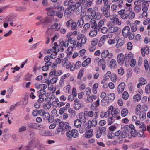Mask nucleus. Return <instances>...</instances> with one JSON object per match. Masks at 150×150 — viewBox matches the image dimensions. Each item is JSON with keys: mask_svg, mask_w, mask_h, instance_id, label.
Instances as JSON below:
<instances>
[{"mask_svg": "<svg viewBox=\"0 0 150 150\" xmlns=\"http://www.w3.org/2000/svg\"><path fill=\"white\" fill-rule=\"evenodd\" d=\"M132 57L133 56L130 54H126L124 55L123 54L121 53L117 55V60L119 64L121 63L122 64H123L127 60L128 62H129L131 60V59Z\"/></svg>", "mask_w": 150, "mask_h": 150, "instance_id": "obj_1", "label": "nucleus"}, {"mask_svg": "<svg viewBox=\"0 0 150 150\" xmlns=\"http://www.w3.org/2000/svg\"><path fill=\"white\" fill-rule=\"evenodd\" d=\"M85 0H79L75 3V10L79 12H81L83 10L86 9L89 6L87 4H84Z\"/></svg>", "mask_w": 150, "mask_h": 150, "instance_id": "obj_2", "label": "nucleus"}, {"mask_svg": "<svg viewBox=\"0 0 150 150\" xmlns=\"http://www.w3.org/2000/svg\"><path fill=\"white\" fill-rule=\"evenodd\" d=\"M66 134L68 138V141H71L72 137L76 138L78 136V131L76 130L73 129L71 130L70 129L66 132Z\"/></svg>", "mask_w": 150, "mask_h": 150, "instance_id": "obj_3", "label": "nucleus"}, {"mask_svg": "<svg viewBox=\"0 0 150 150\" xmlns=\"http://www.w3.org/2000/svg\"><path fill=\"white\" fill-rule=\"evenodd\" d=\"M106 132V129L105 127H99L96 133V137L97 138H99L101 136L102 133L105 134Z\"/></svg>", "mask_w": 150, "mask_h": 150, "instance_id": "obj_4", "label": "nucleus"}, {"mask_svg": "<svg viewBox=\"0 0 150 150\" xmlns=\"http://www.w3.org/2000/svg\"><path fill=\"white\" fill-rule=\"evenodd\" d=\"M75 3H74L71 0H69V1H66L64 2V5L66 6H68L67 8H71V10L74 11L75 10Z\"/></svg>", "mask_w": 150, "mask_h": 150, "instance_id": "obj_5", "label": "nucleus"}, {"mask_svg": "<svg viewBox=\"0 0 150 150\" xmlns=\"http://www.w3.org/2000/svg\"><path fill=\"white\" fill-rule=\"evenodd\" d=\"M97 122L96 118H94L93 119L92 121L90 120L88 121V126L86 129L87 128L89 129L92 127H95L97 125Z\"/></svg>", "mask_w": 150, "mask_h": 150, "instance_id": "obj_6", "label": "nucleus"}, {"mask_svg": "<svg viewBox=\"0 0 150 150\" xmlns=\"http://www.w3.org/2000/svg\"><path fill=\"white\" fill-rule=\"evenodd\" d=\"M122 33L124 37H127L130 33V30L129 27L128 26L125 27L123 29Z\"/></svg>", "mask_w": 150, "mask_h": 150, "instance_id": "obj_7", "label": "nucleus"}, {"mask_svg": "<svg viewBox=\"0 0 150 150\" xmlns=\"http://www.w3.org/2000/svg\"><path fill=\"white\" fill-rule=\"evenodd\" d=\"M125 87V84L124 82L121 83L118 86L117 92L119 94H121L124 91Z\"/></svg>", "mask_w": 150, "mask_h": 150, "instance_id": "obj_8", "label": "nucleus"}, {"mask_svg": "<svg viewBox=\"0 0 150 150\" xmlns=\"http://www.w3.org/2000/svg\"><path fill=\"white\" fill-rule=\"evenodd\" d=\"M28 127L30 128H33L38 129H40L41 128L42 126L36 123H30L28 125Z\"/></svg>", "mask_w": 150, "mask_h": 150, "instance_id": "obj_9", "label": "nucleus"}, {"mask_svg": "<svg viewBox=\"0 0 150 150\" xmlns=\"http://www.w3.org/2000/svg\"><path fill=\"white\" fill-rule=\"evenodd\" d=\"M140 3L138 2L135 1L134 3V10L136 13H138L141 11V4Z\"/></svg>", "mask_w": 150, "mask_h": 150, "instance_id": "obj_10", "label": "nucleus"}, {"mask_svg": "<svg viewBox=\"0 0 150 150\" xmlns=\"http://www.w3.org/2000/svg\"><path fill=\"white\" fill-rule=\"evenodd\" d=\"M98 65L102 67L103 70H104L106 67L105 60L102 58L99 60L98 62Z\"/></svg>", "mask_w": 150, "mask_h": 150, "instance_id": "obj_11", "label": "nucleus"}, {"mask_svg": "<svg viewBox=\"0 0 150 150\" xmlns=\"http://www.w3.org/2000/svg\"><path fill=\"white\" fill-rule=\"evenodd\" d=\"M34 86L37 89H45L47 87V86L46 85L40 84L38 83H35Z\"/></svg>", "mask_w": 150, "mask_h": 150, "instance_id": "obj_12", "label": "nucleus"}, {"mask_svg": "<svg viewBox=\"0 0 150 150\" xmlns=\"http://www.w3.org/2000/svg\"><path fill=\"white\" fill-rule=\"evenodd\" d=\"M120 113V111L118 110L115 109L112 111L111 114L113 117L116 118L117 120H119L121 118L120 116H118Z\"/></svg>", "mask_w": 150, "mask_h": 150, "instance_id": "obj_13", "label": "nucleus"}, {"mask_svg": "<svg viewBox=\"0 0 150 150\" xmlns=\"http://www.w3.org/2000/svg\"><path fill=\"white\" fill-rule=\"evenodd\" d=\"M100 9L102 12L103 16H105V17L108 18L110 16V12L108 11L110 9L102 8H100Z\"/></svg>", "mask_w": 150, "mask_h": 150, "instance_id": "obj_14", "label": "nucleus"}, {"mask_svg": "<svg viewBox=\"0 0 150 150\" xmlns=\"http://www.w3.org/2000/svg\"><path fill=\"white\" fill-rule=\"evenodd\" d=\"M103 6H102L100 8L110 9V5L109 1L107 0H104L103 1Z\"/></svg>", "mask_w": 150, "mask_h": 150, "instance_id": "obj_15", "label": "nucleus"}, {"mask_svg": "<svg viewBox=\"0 0 150 150\" xmlns=\"http://www.w3.org/2000/svg\"><path fill=\"white\" fill-rule=\"evenodd\" d=\"M148 1H145L142 4V10L143 12H147L148 10V6H149Z\"/></svg>", "mask_w": 150, "mask_h": 150, "instance_id": "obj_16", "label": "nucleus"}, {"mask_svg": "<svg viewBox=\"0 0 150 150\" xmlns=\"http://www.w3.org/2000/svg\"><path fill=\"white\" fill-rule=\"evenodd\" d=\"M73 11L71 10V8H67L65 10L64 15L65 17H69L71 15V11Z\"/></svg>", "mask_w": 150, "mask_h": 150, "instance_id": "obj_17", "label": "nucleus"}, {"mask_svg": "<svg viewBox=\"0 0 150 150\" xmlns=\"http://www.w3.org/2000/svg\"><path fill=\"white\" fill-rule=\"evenodd\" d=\"M93 134V131L92 129H91L90 130L86 131L85 133V137L87 138H89L92 137Z\"/></svg>", "mask_w": 150, "mask_h": 150, "instance_id": "obj_18", "label": "nucleus"}, {"mask_svg": "<svg viewBox=\"0 0 150 150\" xmlns=\"http://www.w3.org/2000/svg\"><path fill=\"white\" fill-rule=\"evenodd\" d=\"M142 54V56H144L145 54L148 55L149 53L148 47L146 46L144 47V48H142L141 50Z\"/></svg>", "mask_w": 150, "mask_h": 150, "instance_id": "obj_19", "label": "nucleus"}, {"mask_svg": "<svg viewBox=\"0 0 150 150\" xmlns=\"http://www.w3.org/2000/svg\"><path fill=\"white\" fill-rule=\"evenodd\" d=\"M90 23L91 28L94 29H96L97 24L95 19L94 18H91L90 21Z\"/></svg>", "mask_w": 150, "mask_h": 150, "instance_id": "obj_20", "label": "nucleus"}, {"mask_svg": "<svg viewBox=\"0 0 150 150\" xmlns=\"http://www.w3.org/2000/svg\"><path fill=\"white\" fill-rule=\"evenodd\" d=\"M109 51L107 50H104L101 53V57L102 59L106 58L108 56Z\"/></svg>", "mask_w": 150, "mask_h": 150, "instance_id": "obj_21", "label": "nucleus"}, {"mask_svg": "<svg viewBox=\"0 0 150 150\" xmlns=\"http://www.w3.org/2000/svg\"><path fill=\"white\" fill-rule=\"evenodd\" d=\"M98 29H94L93 30L90 31L89 35L91 37H94L97 34Z\"/></svg>", "mask_w": 150, "mask_h": 150, "instance_id": "obj_22", "label": "nucleus"}, {"mask_svg": "<svg viewBox=\"0 0 150 150\" xmlns=\"http://www.w3.org/2000/svg\"><path fill=\"white\" fill-rule=\"evenodd\" d=\"M81 124V120H79L78 119H77L75 120L74 123V125L77 127H80Z\"/></svg>", "mask_w": 150, "mask_h": 150, "instance_id": "obj_23", "label": "nucleus"}, {"mask_svg": "<svg viewBox=\"0 0 150 150\" xmlns=\"http://www.w3.org/2000/svg\"><path fill=\"white\" fill-rule=\"evenodd\" d=\"M104 21L103 20H101L99 21L97 26L96 28V29H98L99 31L100 29L104 25Z\"/></svg>", "mask_w": 150, "mask_h": 150, "instance_id": "obj_24", "label": "nucleus"}, {"mask_svg": "<svg viewBox=\"0 0 150 150\" xmlns=\"http://www.w3.org/2000/svg\"><path fill=\"white\" fill-rule=\"evenodd\" d=\"M86 37L83 36V37L81 38L79 42V44L78 45L79 47H81L82 46V44H84L86 41Z\"/></svg>", "mask_w": 150, "mask_h": 150, "instance_id": "obj_25", "label": "nucleus"}, {"mask_svg": "<svg viewBox=\"0 0 150 150\" xmlns=\"http://www.w3.org/2000/svg\"><path fill=\"white\" fill-rule=\"evenodd\" d=\"M110 66L111 68H114L116 66V62L115 59H113L110 61Z\"/></svg>", "mask_w": 150, "mask_h": 150, "instance_id": "obj_26", "label": "nucleus"}, {"mask_svg": "<svg viewBox=\"0 0 150 150\" xmlns=\"http://www.w3.org/2000/svg\"><path fill=\"white\" fill-rule=\"evenodd\" d=\"M71 29L72 30H76L78 29V26L77 23L76 22H74V21L72 24L71 26Z\"/></svg>", "mask_w": 150, "mask_h": 150, "instance_id": "obj_27", "label": "nucleus"}, {"mask_svg": "<svg viewBox=\"0 0 150 150\" xmlns=\"http://www.w3.org/2000/svg\"><path fill=\"white\" fill-rule=\"evenodd\" d=\"M84 24V21L82 18H81L79 19L77 21V24L78 27L80 28L82 27Z\"/></svg>", "mask_w": 150, "mask_h": 150, "instance_id": "obj_28", "label": "nucleus"}, {"mask_svg": "<svg viewBox=\"0 0 150 150\" xmlns=\"http://www.w3.org/2000/svg\"><path fill=\"white\" fill-rule=\"evenodd\" d=\"M128 113V111L127 109L124 108L121 111V115L122 117H125L126 116Z\"/></svg>", "mask_w": 150, "mask_h": 150, "instance_id": "obj_29", "label": "nucleus"}, {"mask_svg": "<svg viewBox=\"0 0 150 150\" xmlns=\"http://www.w3.org/2000/svg\"><path fill=\"white\" fill-rule=\"evenodd\" d=\"M59 51V50L58 49L56 50L53 51V52H52L50 56L51 58L53 59H55L56 57V56L57 54Z\"/></svg>", "mask_w": 150, "mask_h": 150, "instance_id": "obj_30", "label": "nucleus"}, {"mask_svg": "<svg viewBox=\"0 0 150 150\" xmlns=\"http://www.w3.org/2000/svg\"><path fill=\"white\" fill-rule=\"evenodd\" d=\"M84 114L88 116L89 117H91L93 116L94 113L92 111L90 110L89 112L87 111L85 112Z\"/></svg>", "mask_w": 150, "mask_h": 150, "instance_id": "obj_31", "label": "nucleus"}, {"mask_svg": "<svg viewBox=\"0 0 150 150\" xmlns=\"http://www.w3.org/2000/svg\"><path fill=\"white\" fill-rule=\"evenodd\" d=\"M131 30L133 32H135L137 30V26L135 25V23H132L130 25Z\"/></svg>", "mask_w": 150, "mask_h": 150, "instance_id": "obj_32", "label": "nucleus"}, {"mask_svg": "<svg viewBox=\"0 0 150 150\" xmlns=\"http://www.w3.org/2000/svg\"><path fill=\"white\" fill-rule=\"evenodd\" d=\"M124 41L121 39H119L116 45V47H119L122 46L124 43Z\"/></svg>", "mask_w": 150, "mask_h": 150, "instance_id": "obj_33", "label": "nucleus"}, {"mask_svg": "<svg viewBox=\"0 0 150 150\" xmlns=\"http://www.w3.org/2000/svg\"><path fill=\"white\" fill-rule=\"evenodd\" d=\"M51 103H44L43 107L45 109H49L51 107Z\"/></svg>", "mask_w": 150, "mask_h": 150, "instance_id": "obj_34", "label": "nucleus"}, {"mask_svg": "<svg viewBox=\"0 0 150 150\" xmlns=\"http://www.w3.org/2000/svg\"><path fill=\"white\" fill-rule=\"evenodd\" d=\"M119 30H120V28L117 26H113V28H111L110 32L111 33H116L118 32Z\"/></svg>", "mask_w": 150, "mask_h": 150, "instance_id": "obj_35", "label": "nucleus"}, {"mask_svg": "<svg viewBox=\"0 0 150 150\" xmlns=\"http://www.w3.org/2000/svg\"><path fill=\"white\" fill-rule=\"evenodd\" d=\"M139 81L140 83H141L142 85L146 84L147 82L146 80L144 78L142 77L140 78L139 79Z\"/></svg>", "mask_w": 150, "mask_h": 150, "instance_id": "obj_36", "label": "nucleus"}, {"mask_svg": "<svg viewBox=\"0 0 150 150\" xmlns=\"http://www.w3.org/2000/svg\"><path fill=\"white\" fill-rule=\"evenodd\" d=\"M27 129V127L26 126H22L20 127L18 129V132L21 133L23 132H24L26 131Z\"/></svg>", "mask_w": 150, "mask_h": 150, "instance_id": "obj_37", "label": "nucleus"}, {"mask_svg": "<svg viewBox=\"0 0 150 150\" xmlns=\"http://www.w3.org/2000/svg\"><path fill=\"white\" fill-rule=\"evenodd\" d=\"M26 10V8L23 6H20L17 7L16 9V10L19 11H25Z\"/></svg>", "mask_w": 150, "mask_h": 150, "instance_id": "obj_38", "label": "nucleus"}, {"mask_svg": "<svg viewBox=\"0 0 150 150\" xmlns=\"http://www.w3.org/2000/svg\"><path fill=\"white\" fill-rule=\"evenodd\" d=\"M112 23L116 25H120L121 24V21H120L119 19L117 17L115 18L114 21H112Z\"/></svg>", "mask_w": 150, "mask_h": 150, "instance_id": "obj_39", "label": "nucleus"}, {"mask_svg": "<svg viewBox=\"0 0 150 150\" xmlns=\"http://www.w3.org/2000/svg\"><path fill=\"white\" fill-rule=\"evenodd\" d=\"M84 71V69H82L80 70L77 77L78 79H80L83 76Z\"/></svg>", "mask_w": 150, "mask_h": 150, "instance_id": "obj_40", "label": "nucleus"}, {"mask_svg": "<svg viewBox=\"0 0 150 150\" xmlns=\"http://www.w3.org/2000/svg\"><path fill=\"white\" fill-rule=\"evenodd\" d=\"M71 128L70 126L66 124L62 129V131H67Z\"/></svg>", "mask_w": 150, "mask_h": 150, "instance_id": "obj_41", "label": "nucleus"}, {"mask_svg": "<svg viewBox=\"0 0 150 150\" xmlns=\"http://www.w3.org/2000/svg\"><path fill=\"white\" fill-rule=\"evenodd\" d=\"M115 95L113 93H112L108 95V97L109 99L112 100H113L115 98Z\"/></svg>", "mask_w": 150, "mask_h": 150, "instance_id": "obj_42", "label": "nucleus"}, {"mask_svg": "<svg viewBox=\"0 0 150 150\" xmlns=\"http://www.w3.org/2000/svg\"><path fill=\"white\" fill-rule=\"evenodd\" d=\"M128 16L129 19L132 20L135 17V14L134 13L130 12L129 14H128Z\"/></svg>", "mask_w": 150, "mask_h": 150, "instance_id": "obj_43", "label": "nucleus"}, {"mask_svg": "<svg viewBox=\"0 0 150 150\" xmlns=\"http://www.w3.org/2000/svg\"><path fill=\"white\" fill-rule=\"evenodd\" d=\"M111 79L113 82H116L117 80L116 75L114 74H112L111 76Z\"/></svg>", "mask_w": 150, "mask_h": 150, "instance_id": "obj_44", "label": "nucleus"}, {"mask_svg": "<svg viewBox=\"0 0 150 150\" xmlns=\"http://www.w3.org/2000/svg\"><path fill=\"white\" fill-rule=\"evenodd\" d=\"M131 136L133 137H135L137 135V132L135 129L132 130L130 131Z\"/></svg>", "mask_w": 150, "mask_h": 150, "instance_id": "obj_45", "label": "nucleus"}, {"mask_svg": "<svg viewBox=\"0 0 150 150\" xmlns=\"http://www.w3.org/2000/svg\"><path fill=\"white\" fill-rule=\"evenodd\" d=\"M39 134L40 135L43 136H46L48 135V133L45 130H42L40 131Z\"/></svg>", "mask_w": 150, "mask_h": 150, "instance_id": "obj_46", "label": "nucleus"}, {"mask_svg": "<svg viewBox=\"0 0 150 150\" xmlns=\"http://www.w3.org/2000/svg\"><path fill=\"white\" fill-rule=\"evenodd\" d=\"M144 63L145 69L146 71H147L148 70V68L149 67V65L148 64V61L147 60H145L144 61Z\"/></svg>", "mask_w": 150, "mask_h": 150, "instance_id": "obj_47", "label": "nucleus"}, {"mask_svg": "<svg viewBox=\"0 0 150 150\" xmlns=\"http://www.w3.org/2000/svg\"><path fill=\"white\" fill-rule=\"evenodd\" d=\"M145 91L147 94L150 93V83L146 86L145 88Z\"/></svg>", "mask_w": 150, "mask_h": 150, "instance_id": "obj_48", "label": "nucleus"}, {"mask_svg": "<svg viewBox=\"0 0 150 150\" xmlns=\"http://www.w3.org/2000/svg\"><path fill=\"white\" fill-rule=\"evenodd\" d=\"M111 74V72L110 71H108L104 76V78L105 79L108 80Z\"/></svg>", "mask_w": 150, "mask_h": 150, "instance_id": "obj_49", "label": "nucleus"}, {"mask_svg": "<svg viewBox=\"0 0 150 150\" xmlns=\"http://www.w3.org/2000/svg\"><path fill=\"white\" fill-rule=\"evenodd\" d=\"M73 21V19H70L68 20L66 23L67 26L68 28L71 27Z\"/></svg>", "mask_w": 150, "mask_h": 150, "instance_id": "obj_50", "label": "nucleus"}, {"mask_svg": "<svg viewBox=\"0 0 150 150\" xmlns=\"http://www.w3.org/2000/svg\"><path fill=\"white\" fill-rule=\"evenodd\" d=\"M113 117H110L108 118V125H110L112 124L114 122L115 120L113 119Z\"/></svg>", "mask_w": 150, "mask_h": 150, "instance_id": "obj_51", "label": "nucleus"}, {"mask_svg": "<svg viewBox=\"0 0 150 150\" xmlns=\"http://www.w3.org/2000/svg\"><path fill=\"white\" fill-rule=\"evenodd\" d=\"M133 57L131 58L132 59L130 61V66L132 67H134L136 64V59H133Z\"/></svg>", "mask_w": 150, "mask_h": 150, "instance_id": "obj_52", "label": "nucleus"}, {"mask_svg": "<svg viewBox=\"0 0 150 150\" xmlns=\"http://www.w3.org/2000/svg\"><path fill=\"white\" fill-rule=\"evenodd\" d=\"M141 96L139 94L135 95L133 97V99L135 100H137L138 101H139L141 100Z\"/></svg>", "mask_w": 150, "mask_h": 150, "instance_id": "obj_53", "label": "nucleus"}, {"mask_svg": "<svg viewBox=\"0 0 150 150\" xmlns=\"http://www.w3.org/2000/svg\"><path fill=\"white\" fill-rule=\"evenodd\" d=\"M39 110H38L37 109H35L32 112V115L34 117L36 116L38 114L39 115Z\"/></svg>", "mask_w": 150, "mask_h": 150, "instance_id": "obj_54", "label": "nucleus"}, {"mask_svg": "<svg viewBox=\"0 0 150 150\" xmlns=\"http://www.w3.org/2000/svg\"><path fill=\"white\" fill-rule=\"evenodd\" d=\"M75 109L76 110H79L81 107V104L80 103H74V104Z\"/></svg>", "mask_w": 150, "mask_h": 150, "instance_id": "obj_55", "label": "nucleus"}, {"mask_svg": "<svg viewBox=\"0 0 150 150\" xmlns=\"http://www.w3.org/2000/svg\"><path fill=\"white\" fill-rule=\"evenodd\" d=\"M39 115L41 116L42 117L47 112L44 109H41L39 110Z\"/></svg>", "mask_w": 150, "mask_h": 150, "instance_id": "obj_56", "label": "nucleus"}, {"mask_svg": "<svg viewBox=\"0 0 150 150\" xmlns=\"http://www.w3.org/2000/svg\"><path fill=\"white\" fill-rule=\"evenodd\" d=\"M47 120L48 122L52 123L54 121V117L53 116H50V115L48 117Z\"/></svg>", "mask_w": 150, "mask_h": 150, "instance_id": "obj_57", "label": "nucleus"}, {"mask_svg": "<svg viewBox=\"0 0 150 150\" xmlns=\"http://www.w3.org/2000/svg\"><path fill=\"white\" fill-rule=\"evenodd\" d=\"M122 97L124 99L126 100L128 99L129 97V95L127 92H124L122 94Z\"/></svg>", "mask_w": 150, "mask_h": 150, "instance_id": "obj_58", "label": "nucleus"}, {"mask_svg": "<svg viewBox=\"0 0 150 150\" xmlns=\"http://www.w3.org/2000/svg\"><path fill=\"white\" fill-rule=\"evenodd\" d=\"M68 42H70L71 44H72L74 42V41L75 40V38L72 36L69 37L68 39Z\"/></svg>", "mask_w": 150, "mask_h": 150, "instance_id": "obj_59", "label": "nucleus"}, {"mask_svg": "<svg viewBox=\"0 0 150 150\" xmlns=\"http://www.w3.org/2000/svg\"><path fill=\"white\" fill-rule=\"evenodd\" d=\"M57 77H54L51 79L50 80L51 84H54L56 82L57 80Z\"/></svg>", "mask_w": 150, "mask_h": 150, "instance_id": "obj_60", "label": "nucleus"}, {"mask_svg": "<svg viewBox=\"0 0 150 150\" xmlns=\"http://www.w3.org/2000/svg\"><path fill=\"white\" fill-rule=\"evenodd\" d=\"M37 147L39 150H45V148L43 145L42 144H39Z\"/></svg>", "mask_w": 150, "mask_h": 150, "instance_id": "obj_61", "label": "nucleus"}, {"mask_svg": "<svg viewBox=\"0 0 150 150\" xmlns=\"http://www.w3.org/2000/svg\"><path fill=\"white\" fill-rule=\"evenodd\" d=\"M68 112L69 113L72 114V115L73 116H75L76 115L75 111L71 108H69L68 110Z\"/></svg>", "mask_w": 150, "mask_h": 150, "instance_id": "obj_62", "label": "nucleus"}, {"mask_svg": "<svg viewBox=\"0 0 150 150\" xmlns=\"http://www.w3.org/2000/svg\"><path fill=\"white\" fill-rule=\"evenodd\" d=\"M118 72L119 75H122L123 74L124 72V70L122 67H121L118 69Z\"/></svg>", "mask_w": 150, "mask_h": 150, "instance_id": "obj_63", "label": "nucleus"}, {"mask_svg": "<svg viewBox=\"0 0 150 150\" xmlns=\"http://www.w3.org/2000/svg\"><path fill=\"white\" fill-rule=\"evenodd\" d=\"M81 62L78 61L75 64V69H78L81 67Z\"/></svg>", "mask_w": 150, "mask_h": 150, "instance_id": "obj_64", "label": "nucleus"}]
</instances>
